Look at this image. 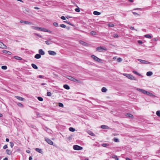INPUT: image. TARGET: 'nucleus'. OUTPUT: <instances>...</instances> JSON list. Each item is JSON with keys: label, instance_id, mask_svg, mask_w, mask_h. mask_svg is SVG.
<instances>
[{"label": "nucleus", "instance_id": "26", "mask_svg": "<svg viewBox=\"0 0 160 160\" xmlns=\"http://www.w3.org/2000/svg\"><path fill=\"white\" fill-rule=\"evenodd\" d=\"M112 158H114L116 160H119V158L117 157L116 155H113L112 156Z\"/></svg>", "mask_w": 160, "mask_h": 160}, {"label": "nucleus", "instance_id": "3", "mask_svg": "<svg viewBox=\"0 0 160 160\" xmlns=\"http://www.w3.org/2000/svg\"><path fill=\"white\" fill-rule=\"evenodd\" d=\"M97 50L99 52H102V50H106L107 48H102L101 47H98L97 48Z\"/></svg>", "mask_w": 160, "mask_h": 160}, {"label": "nucleus", "instance_id": "40", "mask_svg": "<svg viewBox=\"0 0 160 160\" xmlns=\"http://www.w3.org/2000/svg\"><path fill=\"white\" fill-rule=\"evenodd\" d=\"M1 68L2 69L6 70L7 69V67L6 66H2L1 67Z\"/></svg>", "mask_w": 160, "mask_h": 160}, {"label": "nucleus", "instance_id": "12", "mask_svg": "<svg viewBox=\"0 0 160 160\" xmlns=\"http://www.w3.org/2000/svg\"><path fill=\"white\" fill-rule=\"evenodd\" d=\"M15 97L17 99L21 101H23L25 100L24 98L19 96H15Z\"/></svg>", "mask_w": 160, "mask_h": 160}, {"label": "nucleus", "instance_id": "15", "mask_svg": "<svg viewBox=\"0 0 160 160\" xmlns=\"http://www.w3.org/2000/svg\"><path fill=\"white\" fill-rule=\"evenodd\" d=\"M41 55L39 54H36L34 56V58L36 59H39L41 58Z\"/></svg>", "mask_w": 160, "mask_h": 160}, {"label": "nucleus", "instance_id": "28", "mask_svg": "<svg viewBox=\"0 0 160 160\" xmlns=\"http://www.w3.org/2000/svg\"><path fill=\"white\" fill-rule=\"evenodd\" d=\"M88 133L90 135L94 136H95L94 134L92 132L90 131H89L88 132Z\"/></svg>", "mask_w": 160, "mask_h": 160}, {"label": "nucleus", "instance_id": "45", "mask_svg": "<svg viewBox=\"0 0 160 160\" xmlns=\"http://www.w3.org/2000/svg\"><path fill=\"white\" fill-rule=\"evenodd\" d=\"M108 26L110 27H112L114 26V25L112 23H108Z\"/></svg>", "mask_w": 160, "mask_h": 160}, {"label": "nucleus", "instance_id": "25", "mask_svg": "<svg viewBox=\"0 0 160 160\" xmlns=\"http://www.w3.org/2000/svg\"><path fill=\"white\" fill-rule=\"evenodd\" d=\"M93 14L95 15H98L100 14V13L97 11H94L93 12Z\"/></svg>", "mask_w": 160, "mask_h": 160}, {"label": "nucleus", "instance_id": "44", "mask_svg": "<svg viewBox=\"0 0 160 160\" xmlns=\"http://www.w3.org/2000/svg\"><path fill=\"white\" fill-rule=\"evenodd\" d=\"M38 100H39L40 101H42L43 100V99L41 97H38Z\"/></svg>", "mask_w": 160, "mask_h": 160}, {"label": "nucleus", "instance_id": "14", "mask_svg": "<svg viewBox=\"0 0 160 160\" xmlns=\"http://www.w3.org/2000/svg\"><path fill=\"white\" fill-rule=\"evenodd\" d=\"M39 54L41 55H44L45 54L44 52L42 49H40L38 51Z\"/></svg>", "mask_w": 160, "mask_h": 160}, {"label": "nucleus", "instance_id": "1", "mask_svg": "<svg viewBox=\"0 0 160 160\" xmlns=\"http://www.w3.org/2000/svg\"><path fill=\"white\" fill-rule=\"evenodd\" d=\"M91 57L96 62H101L102 60L98 58L96 56L94 55H92Z\"/></svg>", "mask_w": 160, "mask_h": 160}, {"label": "nucleus", "instance_id": "16", "mask_svg": "<svg viewBox=\"0 0 160 160\" xmlns=\"http://www.w3.org/2000/svg\"><path fill=\"white\" fill-rule=\"evenodd\" d=\"M101 128L102 129H108L109 128V127L106 125H102L101 126Z\"/></svg>", "mask_w": 160, "mask_h": 160}, {"label": "nucleus", "instance_id": "31", "mask_svg": "<svg viewBox=\"0 0 160 160\" xmlns=\"http://www.w3.org/2000/svg\"><path fill=\"white\" fill-rule=\"evenodd\" d=\"M144 37L148 38H152L151 36L149 34H146L144 36Z\"/></svg>", "mask_w": 160, "mask_h": 160}, {"label": "nucleus", "instance_id": "58", "mask_svg": "<svg viewBox=\"0 0 160 160\" xmlns=\"http://www.w3.org/2000/svg\"><path fill=\"white\" fill-rule=\"evenodd\" d=\"M38 78H43L44 76L41 75H40L38 76Z\"/></svg>", "mask_w": 160, "mask_h": 160}, {"label": "nucleus", "instance_id": "64", "mask_svg": "<svg viewBox=\"0 0 160 160\" xmlns=\"http://www.w3.org/2000/svg\"><path fill=\"white\" fill-rule=\"evenodd\" d=\"M45 32H50V31L49 30H47L46 29V30H45Z\"/></svg>", "mask_w": 160, "mask_h": 160}, {"label": "nucleus", "instance_id": "37", "mask_svg": "<svg viewBox=\"0 0 160 160\" xmlns=\"http://www.w3.org/2000/svg\"><path fill=\"white\" fill-rule=\"evenodd\" d=\"M73 80L72 81L73 82H78V83H80V81L77 79H75L74 78H73Z\"/></svg>", "mask_w": 160, "mask_h": 160}, {"label": "nucleus", "instance_id": "60", "mask_svg": "<svg viewBox=\"0 0 160 160\" xmlns=\"http://www.w3.org/2000/svg\"><path fill=\"white\" fill-rule=\"evenodd\" d=\"M138 43H140V44H142L143 43L142 42L141 40H138Z\"/></svg>", "mask_w": 160, "mask_h": 160}, {"label": "nucleus", "instance_id": "29", "mask_svg": "<svg viewBox=\"0 0 160 160\" xmlns=\"http://www.w3.org/2000/svg\"><path fill=\"white\" fill-rule=\"evenodd\" d=\"M14 58L17 59V60H22V58L20 57H18V56H14Z\"/></svg>", "mask_w": 160, "mask_h": 160}, {"label": "nucleus", "instance_id": "4", "mask_svg": "<svg viewBox=\"0 0 160 160\" xmlns=\"http://www.w3.org/2000/svg\"><path fill=\"white\" fill-rule=\"evenodd\" d=\"M138 60L142 64H150V62L146 60H142L141 59H138Z\"/></svg>", "mask_w": 160, "mask_h": 160}, {"label": "nucleus", "instance_id": "43", "mask_svg": "<svg viewBox=\"0 0 160 160\" xmlns=\"http://www.w3.org/2000/svg\"><path fill=\"white\" fill-rule=\"evenodd\" d=\"M130 74H127V73H123V75L127 77L128 78H129V76L130 75Z\"/></svg>", "mask_w": 160, "mask_h": 160}, {"label": "nucleus", "instance_id": "49", "mask_svg": "<svg viewBox=\"0 0 160 160\" xmlns=\"http://www.w3.org/2000/svg\"><path fill=\"white\" fill-rule=\"evenodd\" d=\"M75 11L76 12H80V8H75Z\"/></svg>", "mask_w": 160, "mask_h": 160}, {"label": "nucleus", "instance_id": "34", "mask_svg": "<svg viewBox=\"0 0 160 160\" xmlns=\"http://www.w3.org/2000/svg\"><path fill=\"white\" fill-rule=\"evenodd\" d=\"M32 28L35 30H38V31L39 30L40 27H38L33 26L32 27Z\"/></svg>", "mask_w": 160, "mask_h": 160}, {"label": "nucleus", "instance_id": "33", "mask_svg": "<svg viewBox=\"0 0 160 160\" xmlns=\"http://www.w3.org/2000/svg\"><path fill=\"white\" fill-rule=\"evenodd\" d=\"M6 152L7 153L8 155H11V151L9 149L6 150Z\"/></svg>", "mask_w": 160, "mask_h": 160}, {"label": "nucleus", "instance_id": "5", "mask_svg": "<svg viewBox=\"0 0 160 160\" xmlns=\"http://www.w3.org/2000/svg\"><path fill=\"white\" fill-rule=\"evenodd\" d=\"M45 141L49 144L52 145L53 144V142L50 139L48 138H45Z\"/></svg>", "mask_w": 160, "mask_h": 160}, {"label": "nucleus", "instance_id": "51", "mask_svg": "<svg viewBox=\"0 0 160 160\" xmlns=\"http://www.w3.org/2000/svg\"><path fill=\"white\" fill-rule=\"evenodd\" d=\"M113 141L115 142H119V140H118V139L116 138H114L113 139Z\"/></svg>", "mask_w": 160, "mask_h": 160}, {"label": "nucleus", "instance_id": "17", "mask_svg": "<svg viewBox=\"0 0 160 160\" xmlns=\"http://www.w3.org/2000/svg\"><path fill=\"white\" fill-rule=\"evenodd\" d=\"M129 76V79L131 80H136V79L134 77L133 75L131 74H130V75Z\"/></svg>", "mask_w": 160, "mask_h": 160}, {"label": "nucleus", "instance_id": "2", "mask_svg": "<svg viewBox=\"0 0 160 160\" xmlns=\"http://www.w3.org/2000/svg\"><path fill=\"white\" fill-rule=\"evenodd\" d=\"M73 148L74 150H80L82 149V147L79 146L78 145H74L73 146Z\"/></svg>", "mask_w": 160, "mask_h": 160}, {"label": "nucleus", "instance_id": "53", "mask_svg": "<svg viewBox=\"0 0 160 160\" xmlns=\"http://www.w3.org/2000/svg\"><path fill=\"white\" fill-rule=\"evenodd\" d=\"M113 37L115 38H118V36L117 34H114Z\"/></svg>", "mask_w": 160, "mask_h": 160}, {"label": "nucleus", "instance_id": "8", "mask_svg": "<svg viewBox=\"0 0 160 160\" xmlns=\"http://www.w3.org/2000/svg\"><path fill=\"white\" fill-rule=\"evenodd\" d=\"M145 94H146L148 96H151V97H156L155 95H153V94L152 93L150 92H149L147 91H146Z\"/></svg>", "mask_w": 160, "mask_h": 160}, {"label": "nucleus", "instance_id": "41", "mask_svg": "<svg viewBox=\"0 0 160 160\" xmlns=\"http://www.w3.org/2000/svg\"><path fill=\"white\" fill-rule=\"evenodd\" d=\"M45 30H46V29L45 28H40L39 31L45 32Z\"/></svg>", "mask_w": 160, "mask_h": 160}, {"label": "nucleus", "instance_id": "48", "mask_svg": "<svg viewBox=\"0 0 160 160\" xmlns=\"http://www.w3.org/2000/svg\"><path fill=\"white\" fill-rule=\"evenodd\" d=\"M122 59L120 58H118L117 59V61L118 62H121L122 61Z\"/></svg>", "mask_w": 160, "mask_h": 160}, {"label": "nucleus", "instance_id": "54", "mask_svg": "<svg viewBox=\"0 0 160 160\" xmlns=\"http://www.w3.org/2000/svg\"><path fill=\"white\" fill-rule=\"evenodd\" d=\"M47 95L48 96H51V93L49 92H47Z\"/></svg>", "mask_w": 160, "mask_h": 160}, {"label": "nucleus", "instance_id": "59", "mask_svg": "<svg viewBox=\"0 0 160 160\" xmlns=\"http://www.w3.org/2000/svg\"><path fill=\"white\" fill-rule=\"evenodd\" d=\"M8 148V146L7 145H5L3 147V148L4 149H6L7 148Z\"/></svg>", "mask_w": 160, "mask_h": 160}, {"label": "nucleus", "instance_id": "42", "mask_svg": "<svg viewBox=\"0 0 160 160\" xmlns=\"http://www.w3.org/2000/svg\"><path fill=\"white\" fill-rule=\"evenodd\" d=\"M156 114L158 116L160 117V111H157Z\"/></svg>", "mask_w": 160, "mask_h": 160}, {"label": "nucleus", "instance_id": "7", "mask_svg": "<svg viewBox=\"0 0 160 160\" xmlns=\"http://www.w3.org/2000/svg\"><path fill=\"white\" fill-rule=\"evenodd\" d=\"M20 22L21 23H24L26 24H28L29 25H32V23L30 22L23 20L20 21Z\"/></svg>", "mask_w": 160, "mask_h": 160}, {"label": "nucleus", "instance_id": "23", "mask_svg": "<svg viewBox=\"0 0 160 160\" xmlns=\"http://www.w3.org/2000/svg\"><path fill=\"white\" fill-rule=\"evenodd\" d=\"M63 87L66 89L67 90H68L70 89V87L67 84H65L63 86Z\"/></svg>", "mask_w": 160, "mask_h": 160}, {"label": "nucleus", "instance_id": "47", "mask_svg": "<svg viewBox=\"0 0 160 160\" xmlns=\"http://www.w3.org/2000/svg\"><path fill=\"white\" fill-rule=\"evenodd\" d=\"M53 25L55 26V27H57L58 26V24L57 22H54L53 23Z\"/></svg>", "mask_w": 160, "mask_h": 160}, {"label": "nucleus", "instance_id": "22", "mask_svg": "<svg viewBox=\"0 0 160 160\" xmlns=\"http://www.w3.org/2000/svg\"><path fill=\"white\" fill-rule=\"evenodd\" d=\"M31 66L35 69H37L38 68V67L34 64L32 63L31 64Z\"/></svg>", "mask_w": 160, "mask_h": 160}, {"label": "nucleus", "instance_id": "19", "mask_svg": "<svg viewBox=\"0 0 160 160\" xmlns=\"http://www.w3.org/2000/svg\"><path fill=\"white\" fill-rule=\"evenodd\" d=\"M23 12L24 13L28 14L29 12V10L28 9L24 8L23 10Z\"/></svg>", "mask_w": 160, "mask_h": 160}, {"label": "nucleus", "instance_id": "46", "mask_svg": "<svg viewBox=\"0 0 160 160\" xmlns=\"http://www.w3.org/2000/svg\"><path fill=\"white\" fill-rule=\"evenodd\" d=\"M60 27L64 28L66 27V26L64 24H61L60 25Z\"/></svg>", "mask_w": 160, "mask_h": 160}, {"label": "nucleus", "instance_id": "11", "mask_svg": "<svg viewBox=\"0 0 160 160\" xmlns=\"http://www.w3.org/2000/svg\"><path fill=\"white\" fill-rule=\"evenodd\" d=\"M79 43L81 44H82V45H83V46H88V44L86 42L82 41H79Z\"/></svg>", "mask_w": 160, "mask_h": 160}, {"label": "nucleus", "instance_id": "63", "mask_svg": "<svg viewBox=\"0 0 160 160\" xmlns=\"http://www.w3.org/2000/svg\"><path fill=\"white\" fill-rule=\"evenodd\" d=\"M133 14L134 15H137L140 16V14L135 12H133Z\"/></svg>", "mask_w": 160, "mask_h": 160}, {"label": "nucleus", "instance_id": "6", "mask_svg": "<svg viewBox=\"0 0 160 160\" xmlns=\"http://www.w3.org/2000/svg\"><path fill=\"white\" fill-rule=\"evenodd\" d=\"M48 52L49 55L52 56H55L57 54L55 52L49 50L48 51Z\"/></svg>", "mask_w": 160, "mask_h": 160}, {"label": "nucleus", "instance_id": "13", "mask_svg": "<svg viewBox=\"0 0 160 160\" xmlns=\"http://www.w3.org/2000/svg\"><path fill=\"white\" fill-rule=\"evenodd\" d=\"M2 52L3 53L7 54L8 55H11L12 54V53L6 50H3Z\"/></svg>", "mask_w": 160, "mask_h": 160}, {"label": "nucleus", "instance_id": "62", "mask_svg": "<svg viewBox=\"0 0 160 160\" xmlns=\"http://www.w3.org/2000/svg\"><path fill=\"white\" fill-rule=\"evenodd\" d=\"M35 34L36 35L39 37L40 38H42V36L41 35H39V34H36V33H35Z\"/></svg>", "mask_w": 160, "mask_h": 160}, {"label": "nucleus", "instance_id": "27", "mask_svg": "<svg viewBox=\"0 0 160 160\" xmlns=\"http://www.w3.org/2000/svg\"><path fill=\"white\" fill-rule=\"evenodd\" d=\"M52 42L50 40H47L45 41L47 45L51 44L52 43Z\"/></svg>", "mask_w": 160, "mask_h": 160}, {"label": "nucleus", "instance_id": "61", "mask_svg": "<svg viewBox=\"0 0 160 160\" xmlns=\"http://www.w3.org/2000/svg\"><path fill=\"white\" fill-rule=\"evenodd\" d=\"M130 29L132 30H135V29H134V27H132V26L130 27Z\"/></svg>", "mask_w": 160, "mask_h": 160}, {"label": "nucleus", "instance_id": "20", "mask_svg": "<svg viewBox=\"0 0 160 160\" xmlns=\"http://www.w3.org/2000/svg\"><path fill=\"white\" fill-rule=\"evenodd\" d=\"M153 74V73L152 72L149 71L147 72L146 75L148 76H150L152 75Z\"/></svg>", "mask_w": 160, "mask_h": 160}, {"label": "nucleus", "instance_id": "50", "mask_svg": "<svg viewBox=\"0 0 160 160\" xmlns=\"http://www.w3.org/2000/svg\"><path fill=\"white\" fill-rule=\"evenodd\" d=\"M58 105H59V106L60 107H63V104L62 103H60V102H59L58 103Z\"/></svg>", "mask_w": 160, "mask_h": 160}, {"label": "nucleus", "instance_id": "24", "mask_svg": "<svg viewBox=\"0 0 160 160\" xmlns=\"http://www.w3.org/2000/svg\"><path fill=\"white\" fill-rule=\"evenodd\" d=\"M35 150L37 152L40 153H42V151L41 149L39 148H36L35 149Z\"/></svg>", "mask_w": 160, "mask_h": 160}, {"label": "nucleus", "instance_id": "21", "mask_svg": "<svg viewBox=\"0 0 160 160\" xmlns=\"http://www.w3.org/2000/svg\"><path fill=\"white\" fill-rule=\"evenodd\" d=\"M126 116L128 118H133V116L130 113H127L126 115Z\"/></svg>", "mask_w": 160, "mask_h": 160}, {"label": "nucleus", "instance_id": "9", "mask_svg": "<svg viewBox=\"0 0 160 160\" xmlns=\"http://www.w3.org/2000/svg\"><path fill=\"white\" fill-rule=\"evenodd\" d=\"M0 48H6L7 46L2 42H0Z\"/></svg>", "mask_w": 160, "mask_h": 160}, {"label": "nucleus", "instance_id": "36", "mask_svg": "<svg viewBox=\"0 0 160 160\" xmlns=\"http://www.w3.org/2000/svg\"><path fill=\"white\" fill-rule=\"evenodd\" d=\"M133 73H134V74L137 75H138L139 76H140L141 75L138 72H137L136 71H133Z\"/></svg>", "mask_w": 160, "mask_h": 160}, {"label": "nucleus", "instance_id": "56", "mask_svg": "<svg viewBox=\"0 0 160 160\" xmlns=\"http://www.w3.org/2000/svg\"><path fill=\"white\" fill-rule=\"evenodd\" d=\"M61 18L62 19V20H65L66 19V18L64 17V16H62L61 17Z\"/></svg>", "mask_w": 160, "mask_h": 160}, {"label": "nucleus", "instance_id": "57", "mask_svg": "<svg viewBox=\"0 0 160 160\" xmlns=\"http://www.w3.org/2000/svg\"><path fill=\"white\" fill-rule=\"evenodd\" d=\"M66 18H67V19H69V18H72V17H71L69 15H67L66 17Z\"/></svg>", "mask_w": 160, "mask_h": 160}, {"label": "nucleus", "instance_id": "32", "mask_svg": "<svg viewBox=\"0 0 160 160\" xmlns=\"http://www.w3.org/2000/svg\"><path fill=\"white\" fill-rule=\"evenodd\" d=\"M63 22H64L65 23H67L69 24V25H71L72 26H74L73 24H72L71 23L69 22H68L67 21H64Z\"/></svg>", "mask_w": 160, "mask_h": 160}, {"label": "nucleus", "instance_id": "52", "mask_svg": "<svg viewBox=\"0 0 160 160\" xmlns=\"http://www.w3.org/2000/svg\"><path fill=\"white\" fill-rule=\"evenodd\" d=\"M17 105L21 107H23V105L21 103L18 102L17 103Z\"/></svg>", "mask_w": 160, "mask_h": 160}, {"label": "nucleus", "instance_id": "38", "mask_svg": "<svg viewBox=\"0 0 160 160\" xmlns=\"http://www.w3.org/2000/svg\"><path fill=\"white\" fill-rule=\"evenodd\" d=\"M90 33L91 35H96L97 34L96 32H95L94 31H91L90 32Z\"/></svg>", "mask_w": 160, "mask_h": 160}, {"label": "nucleus", "instance_id": "35", "mask_svg": "<svg viewBox=\"0 0 160 160\" xmlns=\"http://www.w3.org/2000/svg\"><path fill=\"white\" fill-rule=\"evenodd\" d=\"M107 91V89L105 87H103L102 89V91L103 92H106Z\"/></svg>", "mask_w": 160, "mask_h": 160}, {"label": "nucleus", "instance_id": "10", "mask_svg": "<svg viewBox=\"0 0 160 160\" xmlns=\"http://www.w3.org/2000/svg\"><path fill=\"white\" fill-rule=\"evenodd\" d=\"M136 90L144 94H145V92L146 91L142 89H140L138 88H137Z\"/></svg>", "mask_w": 160, "mask_h": 160}, {"label": "nucleus", "instance_id": "30", "mask_svg": "<svg viewBox=\"0 0 160 160\" xmlns=\"http://www.w3.org/2000/svg\"><path fill=\"white\" fill-rule=\"evenodd\" d=\"M69 129L70 131L72 132H74L75 131V129L72 127H70L69 128Z\"/></svg>", "mask_w": 160, "mask_h": 160}, {"label": "nucleus", "instance_id": "39", "mask_svg": "<svg viewBox=\"0 0 160 160\" xmlns=\"http://www.w3.org/2000/svg\"><path fill=\"white\" fill-rule=\"evenodd\" d=\"M108 145V144H107L106 143H102V146L104 147H106Z\"/></svg>", "mask_w": 160, "mask_h": 160}, {"label": "nucleus", "instance_id": "18", "mask_svg": "<svg viewBox=\"0 0 160 160\" xmlns=\"http://www.w3.org/2000/svg\"><path fill=\"white\" fill-rule=\"evenodd\" d=\"M66 78H68V79H69L71 81H73V78H74L73 77H72L71 76H67L66 77Z\"/></svg>", "mask_w": 160, "mask_h": 160}, {"label": "nucleus", "instance_id": "55", "mask_svg": "<svg viewBox=\"0 0 160 160\" xmlns=\"http://www.w3.org/2000/svg\"><path fill=\"white\" fill-rule=\"evenodd\" d=\"M10 146L12 148L13 146H14V144L12 142H10Z\"/></svg>", "mask_w": 160, "mask_h": 160}]
</instances>
